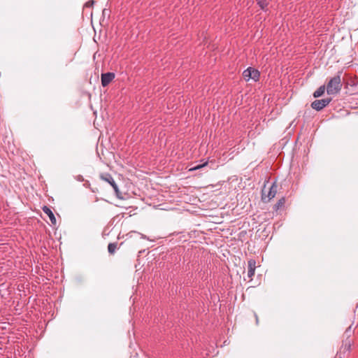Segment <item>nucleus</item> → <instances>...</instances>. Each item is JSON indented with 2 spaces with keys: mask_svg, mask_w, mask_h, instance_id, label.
Returning <instances> with one entry per match:
<instances>
[{
  "mask_svg": "<svg viewBox=\"0 0 358 358\" xmlns=\"http://www.w3.org/2000/svg\"><path fill=\"white\" fill-rule=\"evenodd\" d=\"M350 347H351V341H349L348 343H345V349L347 350H350Z\"/></svg>",
  "mask_w": 358,
  "mask_h": 358,
  "instance_id": "15",
  "label": "nucleus"
},
{
  "mask_svg": "<svg viewBox=\"0 0 358 358\" xmlns=\"http://www.w3.org/2000/svg\"><path fill=\"white\" fill-rule=\"evenodd\" d=\"M141 237H142L143 238H146V236H145V235H142V236H141Z\"/></svg>",
  "mask_w": 358,
  "mask_h": 358,
  "instance_id": "18",
  "label": "nucleus"
},
{
  "mask_svg": "<svg viewBox=\"0 0 358 358\" xmlns=\"http://www.w3.org/2000/svg\"><path fill=\"white\" fill-rule=\"evenodd\" d=\"M256 322H257V324L259 322V319L257 315H256Z\"/></svg>",
  "mask_w": 358,
  "mask_h": 358,
  "instance_id": "17",
  "label": "nucleus"
},
{
  "mask_svg": "<svg viewBox=\"0 0 358 358\" xmlns=\"http://www.w3.org/2000/svg\"><path fill=\"white\" fill-rule=\"evenodd\" d=\"M94 3V0L89 1L85 3V7L90 8V7H92L93 6Z\"/></svg>",
  "mask_w": 358,
  "mask_h": 358,
  "instance_id": "14",
  "label": "nucleus"
},
{
  "mask_svg": "<svg viewBox=\"0 0 358 358\" xmlns=\"http://www.w3.org/2000/svg\"><path fill=\"white\" fill-rule=\"evenodd\" d=\"M350 333V327L345 331V334L349 336Z\"/></svg>",
  "mask_w": 358,
  "mask_h": 358,
  "instance_id": "16",
  "label": "nucleus"
},
{
  "mask_svg": "<svg viewBox=\"0 0 358 358\" xmlns=\"http://www.w3.org/2000/svg\"><path fill=\"white\" fill-rule=\"evenodd\" d=\"M264 187H266V185H264ZM278 191V185L276 184V182H273L271 185V186L269 187L268 192L266 194L265 187L262 191V201L264 203H267L270 201L273 198L275 197L276 193Z\"/></svg>",
  "mask_w": 358,
  "mask_h": 358,
  "instance_id": "2",
  "label": "nucleus"
},
{
  "mask_svg": "<svg viewBox=\"0 0 358 358\" xmlns=\"http://www.w3.org/2000/svg\"><path fill=\"white\" fill-rule=\"evenodd\" d=\"M243 77L246 80L252 79L254 81H258L260 77L259 71L252 67H248L243 72Z\"/></svg>",
  "mask_w": 358,
  "mask_h": 358,
  "instance_id": "4",
  "label": "nucleus"
},
{
  "mask_svg": "<svg viewBox=\"0 0 358 358\" xmlns=\"http://www.w3.org/2000/svg\"><path fill=\"white\" fill-rule=\"evenodd\" d=\"M325 92V85L320 86L316 91L313 93V96L315 98H318L322 96Z\"/></svg>",
  "mask_w": 358,
  "mask_h": 358,
  "instance_id": "10",
  "label": "nucleus"
},
{
  "mask_svg": "<svg viewBox=\"0 0 358 358\" xmlns=\"http://www.w3.org/2000/svg\"><path fill=\"white\" fill-rule=\"evenodd\" d=\"M248 276L250 278H252L255 275V271L256 268V262L255 259H250L248 262Z\"/></svg>",
  "mask_w": 358,
  "mask_h": 358,
  "instance_id": "7",
  "label": "nucleus"
},
{
  "mask_svg": "<svg viewBox=\"0 0 358 358\" xmlns=\"http://www.w3.org/2000/svg\"><path fill=\"white\" fill-rule=\"evenodd\" d=\"M115 78V73L111 72H108L101 74V85L103 87H106L109 85L110 82Z\"/></svg>",
  "mask_w": 358,
  "mask_h": 358,
  "instance_id": "6",
  "label": "nucleus"
},
{
  "mask_svg": "<svg viewBox=\"0 0 358 358\" xmlns=\"http://www.w3.org/2000/svg\"><path fill=\"white\" fill-rule=\"evenodd\" d=\"M342 88L341 71L331 78L327 84V93L329 95H334L340 92Z\"/></svg>",
  "mask_w": 358,
  "mask_h": 358,
  "instance_id": "1",
  "label": "nucleus"
},
{
  "mask_svg": "<svg viewBox=\"0 0 358 358\" xmlns=\"http://www.w3.org/2000/svg\"><path fill=\"white\" fill-rule=\"evenodd\" d=\"M100 178L102 180L107 182L112 186V187L113 188V189L115 191V195L117 198L121 199H123V197L122 196L121 192L120 191L116 182H115L113 178L112 177V176L110 173H101L100 175Z\"/></svg>",
  "mask_w": 358,
  "mask_h": 358,
  "instance_id": "3",
  "label": "nucleus"
},
{
  "mask_svg": "<svg viewBox=\"0 0 358 358\" xmlns=\"http://www.w3.org/2000/svg\"><path fill=\"white\" fill-rule=\"evenodd\" d=\"M43 211L48 216L52 224H56L57 220L52 211L46 206L42 208Z\"/></svg>",
  "mask_w": 358,
  "mask_h": 358,
  "instance_id": "8",
  "label": "nucleus"
},
{
  "mask_svg": "<svg viewBox=\"0 0 358 358\" xmlns=\"http://www.w3.org/2000/svg\"><path fill=\"white\" fill-rule=\"evenodd\" d=\"M331 98L317 99L311 103V107L315 110L320 111L325 108L331 101Z\"/></svg>",
  "mask_w": 358,
  "mask_h": 358,
  "instance_id": "5",
  "label": "nucleus"
},
{
  "mask_svg": "<svg viewBox=\"0 0 358 358\" xmlns=\"http://www.w3.org/2000/svg\"><path fill=\"white\" fill-rule=\"evenodd\" d=\"M207 162H205L203 164H199L196 166H194V168L191 169V170H197V169H200L204 166H206L207 165Z\"/></svg>",
  "mask_w": 358,
  "mask_h": 358,
  "instance_id": "13",
  "label": "nucleus"
},
{
  "mask_svg": "<svg viewBox=\"0 0 358 358\" xmlns=\"http://www.w3.org/2000/svg\"><path fill=\"white\" fill-rule=\"evenodd\" d=\"M340 358H342V357H340Z\"/></svg>",
  "mask_w": 358,
  "mask_h": 358,
  "instance_id": "19",
  "label": "nucleus"
},
{
  "mask_svg": "<svg viewBox=\"0 0 358 358\" xmlns=\"http://www.w3.org/2000/svg\"><path fill=\"white\" fill-rule=\"evenodd\" d=\"M285 203V198L282 197L278 201V202L273 206V209L275 211H278L279 210H281Z\"/></svg>",
  "mask_w": 358,
  "mask_h": 358,
  "instance_id": "9",
  "label": "nucleus"
},
{
  "mask_svg": "<svg viewBox=\"0 0 358 358\" xmlns=\"http://www.w3.org/2000/svg\"><path fill=\"white\" fill-rule=\"evenodd\" d=\"M117 249V243H110L108 245V251L110 254H114Z\"/></svg>",
  "mask_w": 358,
  "mask_h": 358,
  "instance_id": "12",
  "label": "nucleus"
},
{
  "mask_svg": "<svg viewBox=\"0 0 358 358\" xmlns=\"http://www.w3.org/2000/svg\"><path fill=\"white\" fill-rule=\"evenodd\" d=\"M256 1L262 10H266V8L268 4V2L267 0H256Z\"/></svg>",
  "mask_w": 358,
  "mask_h": 358,
  "instance_id": "11",
  "label": "nucleus"
}]
</instances>
